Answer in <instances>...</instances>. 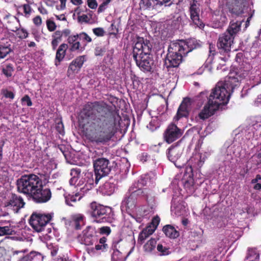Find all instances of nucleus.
I'll return each instance as SVG.
<instances>
[{"label": "nucleus", "instance_id": "nucleus-1", "mask_svg": "<svg viewBox=\"0 0 261 261\" xmlns=\"http://www.w3.org/2000/svg\"><path fill=\"white\" fill-rule=\"evenodd\" d=\"M104 107L98 102L86 104L79 116L86 136L90 141L97 144H105L115 134V122L113 117L100 118L98 114Z\"/></svg>", "mask_w": 261, "mask_h": 261}, {"label": "nucleus", "instance_id": "nucleus-2", "mask_svg": "<svg viewBox=\"0 0 261 261\" xmlns=\"http://www.w3.org/2000/svg\"><path fill=\"white\" fill-rule=\"evenodd\" d=\"M243 69L244 72H231L224 81L219 82L215 87L212 90L208 98L207 103L198 114L200 119L204 120L213 115L221 106L227 104L229 101L231 93L233 90L240 85V82L248 74L250 68L249 65ZM245 67H244L243 68Z\"/></svg>", "mask_w": 261, "mask_h": 261}, {"label": "nucleus", "instance_id": "nucleus-3", "mask_svg": "<svg viewBox=\"0 0 261 261\" xmlns=\"http://www.w3.org/2000/svg\"><path fill=\"white\" fill-rule=\"evenodd\" d=\"M133 57L137 65L141 70L150 71L153 65V60L150 55L151 45L148 40L137 37L134 41Z\"/></svg>", "mask_w": 261, "mask_h": 261}, {"label": "nucleus", "instance_id": "nucleus-4", "mask_svg": "<svg viewBox=\"0 0 261 261\" xmlns=\"http://www.w3.org/2000/svg\"><path fill=\"white\" fill-rule=\"evenodd\" d=\"M41 180L35 174L25 175L17 180V186L20 193L32 195L41 186Z\"/></svg>", "mask_w": 261, "mask_h": 261}, {"label": "nucleus", "instance_id": "nucleus-5", "mask_svg": "<svg viewBox=\"0 0 261 261\" xmlns=\"http://www.w3.org/2000/svg\"><path fill=\"white\" fill-rule=\"evenodd\" d=\"M135 185L132 186L129 189V193L126 195L122 202L121 210L122 213L126 212L134 219L135 212L137 210L136 207L137 196L143 194V191L140 189H135Z\"/></svg>", "mask_w": 261, "mask_h": 261}, {"label": "nucleus", "instance_id": "nucleus-6", "mask_svg": "<svg viewBox=\"0 0 261 261\" xmlns=\"http://www.w3.org/2000/svg\"><path fill=\"white\" fill-rule=\"evenodd\" d=\"M165 64L168 67H176L179 66L182 61L183 55L186 54L181 51L180 47L175 42L171 43L168 47Z\"/></svg>", "mask_w": 261, "mask_h": 261}, {"label": "nucleus", "instance_id": "nucleus-7", "mask_svg": "<svg viewBox=\"0 0 261 261\" xmlns=\"http://www.w3.org/2000/svg\"><path fill=\"white\" fill-rule=\"evenodd\" d=\"M156 206V202L154 198L147 199V204L138 207L135 212L134 219L140 223L143 219H148L154 213Z\"/></svg>", "mask_w": 261, "mask_h": 261}, {"label": "nucleus", "instance_id": "nucleus-8", "mask_svg": "<svg viewBox=\"0 0 261 261\" xmlns=\"http://www.w3.org/2000/svg\"><path fill=\"white\" fill-rule=\"evenodd\" d=\"M51 218L52 216L49 214H45L35 212L31 216L30 224L36 231L42 232L44 230Z\"/></svg>", "mask_w": 261, "mask_h": 261}, {"label": "nucleus", "instance_id": "nucleus-9", "mask_svg": "<svg viewBox=\"0 0 261 261\" xmlns=\"http://www.w3.org/2000/svg\"><path fill=\"white\" fill-rule=\"evenodd\" d=\"M92 210L91 215L95 218L94 221L97 223H103L109 221V215L111 213L109 207L92 203L91 205Z\"/></svg>", "mask_w": 261, "mask_h": 261}, {"label": "nucleus", "instance_id": "nucleus-10", "mask_svg": "<svg viewBox=\"0 0 261 261\" xmlns=\"http://www.w3.org/2000/svg\"><path fill=\"white\" fill-rule=\"evenodd\" d=\"M109 163V160L105 158H99L93 161L96 182L109 173L111 171Z\"/></svg>", "mask_w": 261, "mask_h": 261}, {"label": "nucleus", "instance_id": "nucleus-11", "mask_svg": "<svg viewBox=\"0 0 261 261\" xmlns=\"http://www.w3.org/2000/svg\"><path fill=\"white\" fill-rule=\"evenodd\" d=\"M184 148L179 145L171 146L168 150L167 156L175 166L179 168L184 167L186 161L181 158Z\"/></svg>", "mask_w": 261, "mask_h": 261}, {"label": "nucleus", "instance_id": "nucleus-12", "mask_svg": "<svg viewBox=\"0 0 261 261\" xmlns=\"http://www.w3.org/2000/svg\"><path fill=\"white\" fill-rule=\"evenodd\" d=\"M209 155L210 153L207 152L193 154L187 162L188 165L185 169L186 172L193 173L194 168L200 169L203 166L205 160Z\"/></svg>", "mask_w": 261, "mask_h": 261}, {"label": "nucleus", "instance_id": "nucleus-13", "mask_svg": "<svg viewBox=\"0 0 261 261\" xmlns=\"http://www.w3.org/2000/svg\"><path fill=\"white\" fill-rule=\"evenodd\" d=\"M190 18L193 24L200 29H203L204 24L200 19L199 16L201 10L200 8V4L196 0H192L190 3L189 8Z\"/></svg>", "mask_w": 261, "mask_h": 261}, {"label": "nucleus", "instance_id": "nucleus-14", "mask_svg": "<svg viewBox=\"0 0 261 261\" xmlns=\"http://www.w3.org/2000/svg\"><path fill=\"white\" fill-rule=\"evenodd\" d=\"M182 134L183 130L172 123L168 125L164 133V140L168 143H171L179 138Z\"/></svg>", "mask_w": 261, "mask_h": 261}, {"label": "nucleus", "instance_id": "nucleus-15", "mask_svg": "<svg viewBox=\"0 0 261 261\" xmlns=\"http://www.w3.org/2000/svg\"><path fill=\"white\" fill-rule=\"evenodd\" d=\"M181 0H173L176 3L180 2ZM172 3L171 0H141L139 3L141 10H151L156 9L157 6L165 4L166 6H170Z\"/></svg>", "mask_w": 261, "mask_h": 261}, {"label": "nucleus", "instance_id": "nucleus-16", "mask_svg": "<svg viewBox=\"0 0 261 261\" xmlns=\"http://www.w3.org/2000/svg\"><path fill=\"white\" fill-rule=\"evenodd\" d=\"M249 125L242 132L246 137V139H250L254 135V130H257L261 127V116H255L250 118Z\"/></svg>", "mask_w": 261, "mask_h": 261}, {"label": "nucleus", "instance_id": "nucleus-17", "mask_svg": "<svg viewBox=\"0 0 261 261\" xmlns=\"http://www.w3.org/2000/svg\"><path fill=\"white\" fill-rule=\"evenodd\" d=\"M24 204L25 203L20 196L14 194L5 203V207L7 210H12L14 213H16L23 207Z\"/></svg>", "mask_w": 261, "mask_h": 261}, {"label": "nucleus", "instance_id": "nucleus-18", "mask_svg": "<svg viewBox=\"0 0 261 261\" xmlns=\"http://www.w3.org/2000/svg\"><path fill=\"white\" fill-rule=\"evenodd\" d=\"M51 193L49 189H42V184L40 188H37L31 195L34 201L39 203L48 201L51 198Z\"/></svg>", "mask_w": 261, "mask_h": 261}, {"label": "nucleus", "instance_id": "nucleus-19", "mask_svg": "<svg viewBox=\"0 0 261 261\" xmlns=\"http://www.w3.org/2000/svg\"><path fill=\"white\" fill-rule=\"evenodd\" d=\"M191 110V101L189 98H185L179 106L176 115L174 117V121H178L180 118L188 116Z\"/></svg>", "mask_w": 261, "mask_h": 261}, {"label": "nucleus", "instance_id": "nucleus-20", "mask_svg": "<svg viewBox=\"0 0 261 261\" xmlns=\"http://www.w3.org/2000/svg\"><path fill=\"white\" fill-rule=\"evenodd\" d=\"M121 242L122 239L119 238L114 239L112 243L114 251L112 254V261H125L126 256L119 250Z\"/></svg>", "mask_w": 261, "mask_h": 261}, {"label": "nucleus", "instance_id": "nucleus-21", "mask_svg": "<svg viewBox=\"0 0 261 261\" xmlns=\"http://www.w3.org/2000/svg\"><path fill=\"white\" fill-rule=\"evenodd\" d=\"M85 61V56H80L73 60L68 67V76L71 78L73 77L75 74L80 71Z\"/></svg>", "mask_w": 261, "mask_h": 261}, {"label": "nucleus", "instance_id": "nucleus-22", "mask_svg": "<svg viewBox=\"0 0 261 261\" xmlns=\"http://www.w3.org/2000/svg\"><path fill=\"white\" fill-rule=\"evenodd\" d=\"M156 179V175L154 172H150L148 174L141 176L137 182L134 183L132 186L135 185V189H140L145 186H150L152 184Z\"/></svg>", "mask_w": 261, "mask_h": 261}, {"label": "nucleus", "instance_id": "nucleus-23", "mask_svg": "<svg viewBox=\"0 0 261 261\" xmlns=\"http://www.w3.org/2000/svg\"><path fill=\"white\" fill-rule=\"evenodd\" d=\"M180 182L184 185L187 192L190 194L194 193L195 189L197 188V186L193 178V173H187L186 170L184 178Z\"/></svg>", "mask_w": 261, "mask_h": 261}, {"label": "nucleus", "instance_id": "nucleus-24", "mask_svg": "<svg viewBox=\"0 0 261 261\" xmlns=\"http://www.w3.org/2000/svg\"><path fill=\"white\" fill-rule=\"evenodd\" d=\"M234 37L225 33L219 37L217 46L225 51H229L233 42Z\"/></svg>", "mask_w": 261, "mask_h": 261}, {"label": "nucleus", "instance_id": "nucleus-25", "mask_svg": "<svg viewBox=\"0 0 261 261\" xmlns=\"http://www.w3.org/2000/svg\"><path fill=\"white\" fill-rule=\"evenodd\" d=\"M186 211L185 203L180 201V199L177 200L176 198L173 197L171 206V211L172 215L176 216L184 215Z\"/></svg>", "mask_w": 261, "mask_h": 261}, {"label": "nucleus", "instance_id": "nucleus-26", "mask_svg": "<svg viewBox=\"0 0 261 261\" xmlns=\"http://www.w3.org/2000/svg\"><path fill=\"white\" fill-rule=\"evenodd\" d=\"M175 42L180 47L181 51H184L186 55L198 46V43L195 39H190L186 41L179 40Z\"/></svg>", "mask_w": 261, "mask_h": 261}, {"label": "nucleus", "instance_id": "nucleus-27", "mask_svg": "<svg viewBox=\"0 0 261 261\" xmlns=\"http://www.w3.org/2000/svg\"><path fill=\"white\" fill-rule=\"evenodd\" d=\"M93 229L90 228L89 229L85 232H83V234H80L78 238V241L82 244L85 245H92L96 238L95 236L92 234Z\"/></svg>", "mask_w": 261, "mask_h": 261}, {"label": "nucleus", "instance_id": "nucleus-28", "mask_svg": "<svg viewBox=\"0 0 261 261\" xmlns=\"http://www.w3.org/2000/svg\"><path fill=\"white\" fill-rule=\"evenodd\" d=\"M11 20L15 23V26L14 28L9 27L10 30L12 31L16 32V35L20 39L27 38L28 35V32L23 29H19V23L17 18L15 17H13L11 18Z\"/></svg>", "mask_w": 261, "mask_h": 261}, {"label": "nucleus", "instance_id": "nucleus-29", "mask_svg": "<svg viewBox=\"0 0 261 261\" xmlns=\"http://www.w3.org/2000/svg\"><path fill=\"white\" fill-rule=\"evenodd\" d=\"M227 21V17L224 14L220 15L215 14L212 17V27L215 28H221L226 23Z\"/></svg>", "mask_w": 261, "mask_h": 261}, {"label": "nucleus", "instance_id": "nucleus-30", "mask_svg": "<svg viewBox=\"0 0 261 261\" xmlns=\"http://www.w3.org/2000/svg\"><path fill=\"white\" fill-rule=\"evenodd\" d=\"M243 21V20H237L236 22L231 20L226 33L234 37L237 33L240 31L241 25Z\"/></svg>", "mask_w": 261, "mask_h": 261}, {"label": "nucleus", "instance_id": "nucleus-31", "mask_svg": "<svg viewBox=\"0 0 261 261\" xmlns=\"http://www.w3.org/2000/svg\"><path fill=\"white\" fill-rule=\"evenodd\" d=\"M43 256L39 252L32 251L20 258L18 261H43Z\"/></svg>", "mask_w": 261, "mask_h": 261}, {"label": "nucleus", "instance_id": "nucleus-32", "mask_svg": "<svg viewBox=\"0 0 261 261\" xmlns=\"http://www.w3.org/2000/svg\"><path fill=\"white\" fill-rule=\"evenodd\" d=\"M163 231L167 237L170 238H176L178 237L179 232L175 229V228L170 225H167L163 228Z\"/></svg>", "mask_w": 261, "mask_h": 261}, {"label": "nucleus", "instance_id": "nucleus-33", "mask_svg": "<svg viewBox=\"0 0 261 261\" xmlns=\"http://www.w3.org/2000/svg\"><path fill=\"white\" fill-rule=\"evenodd\" d=\"M64 197L65 199L66 203L70 206H72V203L75 202L77 200H80L82 196L79 193H76L75 195H71L64 194Z\"/></svg>", "mask_w": 261, "mask_h": 261}, {"label": "nucleus", "instance_id": "nucleus-34", "mask_svg": "<svg viewBox=\"0 0 261 261\" xmlns=\"http://www.w3.org/2000/svg\"><path fill=\"white\" fill-rule=\"evenodd\" d=\"M93 176L91 173H88L85 174L87 179L86 183L84 187L80 188L81 190L86 189V190H89L92 188L94 184H97L98 181L96 182L95 179L94 180L93 179ZM94 176L95 177V175Z\"/></svg>", "mask_w": 261, "mask_h": 261}, {"label": "nucleus", "instance_id": "nucleus-35", "mask_svg": "<svg viewBox=\"0 0 261 261\" xmlns=\"http://www.w3.org/2000/svg\"><path fill=\"white\" fill-rule=\"evenodd\" d=\"M115 189V185L109 181L104 184L102 187V191L105 195H111L114 192Z\"/></svg>", "mask_w": 261, "mask_h": 261}, {"label": "nucleus", "instance_id": "nucleus-36", "mask_svg": "<svg viewBox=\"0 0 261 261\" xmlns=\"http://www.w3.org/2000/svg\"><path fill=\"white\" fill-rule=\"evenodd\" d=\"M72 219L75 228L76 229H81L82 226L84 225L83 216L81 214L74 215L72 217Z\"/></svg>", "mask_w": 261, "mask_h": 261}, {"label": "nucleus", "instance_id": "nucleus-37", "mask_svg": "<svg viewBox=\"0 0 261 261\" xmlns=\"http://www.w3.org/2000/svg\"><path fill=\"white\" fill-rule=\"evenodd\" d=\"M259 253L256 249H249L246 256V261H259Z\"/></svg>", "mask_w": 261, "mask_h": 261}, {"label": "nucleus", "instance_id": "nucleus-38", "mask_svg": "<svg viewBox=\"0 0 261 261\" xmlns=\"http://www.w3.org/2000/svg\"><path fill=\"white\" fill-rule=\"evenodd\" d=\"M80 173L81 171L79 169L75 168L71 170L70 175L71 176V178L69 180L70 185L74 186L76 184Z\"/></svg>", "mask_w": 261, "mask_h": 261}, {"label": "nucleus", "instance_id": "nucleus-39", "mask_svg": "<svg viewBox=\"0 0 261 261\" xmlns=\"http://www.w3.org/2000/svg\"><path fill=\"white\" fill-rule=\"evenodd\" d=\"M68 48V45L66 44L63 43L60 45L56 53V58L60 62L64 58L66 49Z\"/></svg>", "mask_w": 261, "mask_h": 261}, {"label": "nucleus", "instance_id": "nucleus-40", "mask_svg": "<svg viewBox=\"0 0 261 261\" xmlns=\"http://www.w3.org/2000/svg\"><path fill=\"white\" fill-rule=\"evenodd\" d=\"M250 79L253 81L252 87L260 84L261 83V71L256 70L254 73H251Z\"/></svg>", "mask_w": 261, "mask_h": 261}, {"label": "nucleus", "instance_id": "nucleus-41", "mask_svg": "<svg viewBox=\"0 0 261 261\" xmlns=\"http://www.w3.org/2000/svg\"><path fill=\"white\" fill-rule=\"evenodd\" d=\"M18 10L22 11L24 16L28 17L32 12V9L29 4H23L18 7Z\"/></svg>", "mask_w": 261, "mask_h": 261}, {"label": "nucleus", "instance_id": "nucleus-42", "mask_svg": "<svg viewBox=\"0 0 261 261\" xmlns=\"http://www.w3.org/2000/svg\"><path fill=\"white\" fill-rule=\"evenodd\" d=\"M156 246V241L154 239L149 240L144 246L145 252H151L153 250Z\"/></svg>", "mask_w": 261, "mask_h": 261}, {"label": "nucleus", "instance_id": "nucleus-43", "mask_svg": "<svg viewBox=\"0 0 261 261\" xmlns=\"http://www.w3.org/2000/svg\"><path fill=\"white\" fill-rule=\"evenodd\" d=\"M0 261H11L10 256L3 247H0Z\"/></svg>", "mask_w": 261, "mask_h": 261}, {"label": "nucleus", "instance_id": "nucleus-44", "mask_svg": "<svg viewBox=\"0 0 261 261\" xmlns=\"http://www.w3.org/2000/svg\"><path fill=\"white\" fill-rule=\"evenodd\" d=\"M157 250L160 255H166L170 253L169 248L166 246H164L162 244H159L157 246Z\"/></svg>", "mask_w": 261, "mask_h": 261}, {"label": "nucleus", "instance_id": "nucleus-45", "mask_svg": "<svg viewBox=\"0 0 261 261\" xmlns=\"http://www.w3.org/2000/svg\"><path fill=\"white\" fill-rule=\"evenodd\" d=\"M220 251L219 249L215 250L214 252H210L207 255L206 261H218L217 255L220 254Z\"/></svg>", "mask_w": 261, "mask_h": 261}, {"label": "nucleus", "instance_id": "nucleus-46", "mask_svg": "<svg viewBox=\"0 0 261 261\" xmlns=\"http://www.w3.org/2000/svg\"><path fill=\"white\" fill-rule=\"evenodd\" d=\"M13 231V228L10 226H5L0 227V236L11 234Z\"/></svg>", "mask_w": 261, "mask_h": 261}, {"label": "nucleus", "instance_id": "nucleus-47", "mask_svg": "<svg viewBox=\"0 0 261 261\" xmlns=\"http://www.w3.org/2000/svg\"><path fill=\"white\" fill-rule=\"evenodd\" d=\"M14 71V68L13 66L9 64H8L3 69V73L7 77H10L12 76L13 72Z\"/></svg>", "mask_w": 261, "mask_h": 261}, {"label": "nucleus", "instance_id": "nucleus-48", "mask_svg": "<svg viewBox=\"0 0 261 261\" xmlns=\"http://www.w3.org/2000/svg\"><path fill=\"white\" fill-rule=\"evenodd\" d=\"M229 11L231 14L232 17L239 16L243 13L242 7H239L238 5L236 7L232 8Z\"/></svg>", "mask_w": 261, "mask_h": 261}, {"label": "nucleus", "instance_id": "nucleus-49", "mask_svg": "<svg viewBox=\"0 0 261 261\" xmlns=\"http://www.w3.org/2000/svg\"><path fill=\"white\" fill-rule=\"evenodd\" d=\"M11 50V48L8 46H0V59L5 58Z\"/></svg>", "mask_w": 261, "mask_h": 261}, {"label": "nucleus", "instance_id": "nucleus-50", "mask_svg": "<svg viewBox=\"0 0 261 261\" xmlns=\"http://www.w3.org/2000/svg\"><path fill=\"white\" fill-rule=\"evenodd\" d=\"M147 128L151 131L155 130L159 127V123L156 118L152 119L147 126Z\"/></svg>", "mask_w": 261, "mask_h": 261}, {"label": "nucleus", "instance_id": "nucleus-51", "mask_svg": "<svg viewBox=\"0 0 261 261\" xmlns=\"http://www.w3.org/2000/svg\"><path fill=\"white\" fill-rule=\"evenodd\" d=\"M70 50L71 51L79 50V53H81L84 49V47H81L79 41L70 44Z\"/></svg>", "mask_w": 261, "mask_h": 261}, {"label": "nucleus", "instance_id": "nucleus-52", "mask_svg": "<svg viewBox=\"0 0 261 261\" xmlns=\"http://www.w3.org/2000/svg\"><path fill=\"white\" fill-rule=\"evenodd\" d=\"M46 23L47 29L49 31L53 32L56 30L57 26L54 21L51 19H47Z\"/></svg>", "mask_w": 261, "mask_h": 261}, {"label": "nucleus", "instance_id": "nucleus-53", "mask_svg": "<svg viewBox=\"0 0 261 261\" xmlns=\"http://www.w3.org/2000/svg\"><path fill=\"white\" fill-rule=\"evenodd\" d=\"M79 39L81 41L85 42H90L92 41L91 38L89 37L86 33H82L79 35Z\"/></svg>", "mask_w": 261, "mask_h": 261}, {"label": "nucleus", "instance_id": "nucleus-54", "mask_svg": "<svg viewBox=\"0 0 261 261\" xmlns=\"http://www.w3.org/2000/svg\"><path fill=\"white\" fill-rule=\"evenodd\" d=\"M21 102L23 105H27L28 107L32 106V100L28 95H25L21 98Z\"/></svg>", "mask_w": 261, "mask_h": 261}, {"label": "nucleus", "instance_id": "nucleus-55", "mask_svg": "<svg viewBox=\"0 0 261 261\" xmlns=\"http://www.w3.org/2000/svg\"><path fill=\"white\" fill-rule=\"evenodd\" d=\"M3 95L7 98L13 99L14 98V94L13 92L9 91L7 89H3L2 91Z\"/></svg>", "mask_w": 261, "mask_h": 261}, {"label": "nucleus", "instance_id": "nucleus-56", "mask_svg": "<svg viewBox=\"0 0 261 261\" xmlns=\"http://www.w3.org/2000/svg\"><path fill=\"white\" fill-rule=\"evenodd\" d=\"M91 19V16L87 14H82L79 17V20L80 22H89Z\"/></svg>", "mask_w": 261, "mask_h": 261}, {"label": "nucleus", "instance_id": "nucleus-57", "mask_svg": "<svg viewBox=\"0 0 261 261\" xmlns=\"http://www.w3.org/2000/svg\"><path fill=\"white\" fill-rule=\"evenodd\" d=\"M79 38V35H71L69 36L68 38V42L69 44H71L72 43H74L76 42H78L77 40Z\"/></svg>", "mask_w": 261, "mask_h": 261}, {"label": "nucleus", "instance_id": "nucleus-58", "mask_svg": "<svg viewBox=\"0 0 261 261\" xmlns=\"http://www.w3.org/2000/svg\"><path fill=\"white\" fill-rule=\"evenodd\" d=\"M87 5L91 9H96L97 7V3L96 0H87Z\"/></svg>", "mask_w": 261, "mask_h": 261}, {"label": "nucleus", "instance_id": "nucleus-59", "mask_svg": "<svg viewBox=\"0 0 261 261\" xmlns=\"http://www.w3.org/2000/svg\"><path fill=\"white\" fill-rule=\"evenodd\" d=\"M149 236V235L146 233L145 231L143 230L139 234V239L140 241L142 242L146 239Z\"/></svg>", "mask_w": 261, "mask_h": 261}, {"label": "nucleus", "instance_id": "nucleus-60", "mask_svg": "<svg viewBox=\"0 0 261 261\" xmlns=\"http://www.w3.org/2000/svg\"><path fill=\"white\" fill-rule=\"evenodd\" d=\"M93 32L94 34L97 36H102L104 34L103 30L100 28L94 29Z\"/></svg>", "mask_w": 261, "mask_h": 261}, {"label": "nucleus", "instance_id": "nucleus-61", "mask_svg": "<svg viewBox=\"0 0 261 261\" xmlns=\"http://www.w3.org/2000/svg\"><path fill=\"white\" fill-rule=\"evenodd\" d=\"M53 38L61 41V38L63 37L61 34V31H56L52 36Z\"/></svg>", "mask_w": 261, "mask_h": 261}, {"label": "nucleus", "instance_id": "nucleus-62", "mask_svg": "<svg viewBox=\"0 0 261 261\" xmlns=\"http://www.w3.org/2000/svg\"><path fill=\"white\" fill-rule=\"evenodd\" d=\"M156 229V228L154 227L149 225L147 227H146L145 229L143 230L146 231V233H147L149 236L152 234Z\"/></svg>", "mask_w": 261, "mask_h": 261}, {"label": "nucleus", "instance_id": "nucleus-63", "mask_svg": "<svg viewBox=\"0 0 261 261\" xmlns=\"http://www.w3.org/2000/svg\"><path fill=\"white\" fill-rule=\"evenodd\" d=\"M160 221V219L158 216H155L153 218L151 222V226L156 228Z\"/></svg>", "mask_w": 261, "mask_h": 261}, {"label": "nucleus", "instance_id": "nucleus-64", "mask_svg": "<svg viewBox=\"0 0 261 261\" xmlns=\"http://www.w3.org/2000/svg\"><path fill=\"white\" fill-rule=\"evenodd\" d=\"M111 232V229L109 227H102L100 228V233L108 235Z\"/></svg>", "mask_w": 261, "mask_h": 261}]
</instances>
